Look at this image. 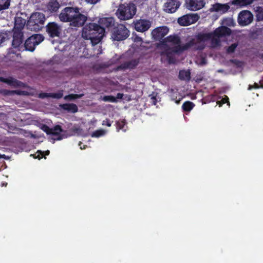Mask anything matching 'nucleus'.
Segmentation results:
<instances>
[{"mask_svg":"<svg viewBox=\"0 0 263 263\" xmlns=\"http://www.w3.org/2000/svg\"><path fill=\"white\" fill-rule=\"evenodd\" d=\"M0 82L6 83L9 86L13 87H20L22 84V83L21 81L11 77L7 78L0 77Z\"/></svg>","mask_w":263,"mask_h":263,"instance_id":"nucleus-22","label":"nucleus"},{"mask_svg":"<svg viewBox=\"0 0 263 263\" xmlns=\"http://www.w3.org/2000/svg\"><path fill=\"white\" fill-rule=\"evenodd\" d=\"M129 35V31L123 24H117L111 31V37L114 41H120L126 39Z\"/></svg>","mask_w":263,"mask_h":263,"instance_id":"nucleus-5","label":"nucleus"},{"mask_svg":"<svg viewBox=\"0 0 263 263\" xmlns=\"http://www.w3.org/2000/svg\"><path fill=\"white\" fill-rule=\"evenodd\" d=\"M123 93H118L116 98L117 100V99H122L123 98Z\"/></svg>","mask_w":263,"mask_h":263,"instance_id":"nucleus-48","label":"nucleus"},{"mask_svg":"<svg viewBox=\"0 0 263 263\" xmlns=\"http://www.w3.org/2000/svg\"><path fill=\"white\" fill-rule=\"evenodd\" d=\"M259 84H260V88H263V79L259 81Z\"/></svg>","mask_w":263,"mask_h":263,"instance_id":"nucleus-50","label":"nucleus"},{"mask_svg":"<svg viewBox=\"0 0 263 263\" xmlns=\"http://www.w3.org/2000/svg\"><path fill=\"white\" fill-rule=\"evenodd\" d=\"M63 90H60L56 93L43 92L39 94V97L42 99H44L45 98L61 99V98L63 97Z\"/></svg>","mask_w":263,"mask_h":263,"instance_id":"nucleus-26","label":"nucleus"},{"mask_svg":"<svg viewBox=\"0 0 263 263\" xmlns=\"http://www.w3.org/2000/svg\"><path fill=\"white\" fill-rule=\"evenodd\" d=\"M230 8V7L228 4L216 3L211 5L209 11L211 12H216L222 14L227 12Z\"/></svg>","mask_w":263,"mask_h":263,"instance_id":"nucleus-13","label":"nucleus"},{"mask_svg":"<svg viewBox=\"0 0 263 263\" xmlns=\"http://www.w3.org/2000/svg\"><path fill=\"white\" fill-rule=\"evenodd\" d=\"M80 10H78L69 22L70 26L79 28L83 27L86 23L88 16L81 13Z\"/></svg>","mask_w":263,"mask_h":263,"instance_id":"nucleus-8","label":"nucleus"},{"mask_svg":"<svg viewBox=\"0 0 263 263\" xmlns=\"http://www.w3.org/2000/svg\"><path fill=\"white\" fill-rule=\"evenodd\" d=\"M5 39V37L3 33L0 32V45L3 43Z\"/></svg>","mask_w":263,"mask_h":263,"instance_id":"nucleus-47","label":"nucleus"},{"mask_svg":"<svg viewBox=\"0 0 263 263\" xmlns=\"http://www.w3.org/2000/svg\"><path fill=\"white\" fill-rule=\"evenodd\" d=\"M199 19L197 14H188L178 19V24L182 26H187L196 23Z\"/></svg>","mask_w":263,"mask_h":263,"instance_id":"nucleus-10","label":"nucleus"},{"mask_svg":"<svg viewBox=\"0 0 263 263\" xmlns=\"http://www.w3.org/2000/svg\"><path fill=\"white\" fill-rule=\"evenodd\" d=\"M238 44L237 43H235L229 46L227 49L226 52L228 54L233 53L236 50V48L237 47Z\"/></svg>","mask_w":263,"mask_h":263,"instance_id":"nucleus-34","label":"nucleus"},{"mask_svg":"<svg viewBox=\"0 0 263 263\" xmlns=\"http://www.w3.org/2000/svg\"><path fill=\"white\" fill-rule=\"evenodd\" d=\"M210 40H211V43L213 45L218 46L220 44V41L219 37H216V36L212 35V36Z\"/></svg>","mask_w":263,"mask_h":263,"instance_id":"nucleus-40","label":"nucleus"},{"mask_svg":"<svg viewBox=\"0 0 263 263\" xmlns=\"http://www.w3.org/2000/svg\"><path fill=\"white\" fill-rule=\"evenodd\" d=\"M204 48V46H203L202 48H201V49H203Z\"/></svg>","mask_w":263,"mask_h":263,"instance_id":"nucleus-53","label":"nucleus"},{"mask_svg":"<svg viewBox=\"0 0 263 263\" xmlns=\"http://www.w3.org/2000/svg\"><path fill=\"white\" fill-rule=\"evenodd\" d=\"M168 28L166 26L157 27L152 31V34L156 40H161L168 32Z\"/></svg>","mask_w":263,"mask_h":263,"instance_id":"nucleus-18","label":"nucleus"},{"mask_svg":"<svg viewBox=\"0 0 263 263\" xmlns=\"http://www.w3.org/2000/svg\"><path fill=\"white\" fill-rule=\"evenodd\" d=\"M256 19L257 21L263 20V9L260 8L256 11Z\"/></svg>","mask_w":263,"mask_h":263,"instance_id":"nucleus-36","label":"nucleus"},{"mask_svg":"<svg viewBox=\"0 0 263 263\" xmlns=\"http://www.w3.org/2000/svg\"><path fill=\"white\" fill-rule=\"evenodd\" d=\"M67 132L62 129L61 126L57 125L52 128L51 135L53 136L54 140H61L63 138H66L65 134Z\"/></svg>","mask_w":263,"mask_h":263,"instance_id":"nucleus-15","label":"nucleus"},{"mask_svg":"<svg viewBox=\"0 0 263 263\" xmlns=\"http://www.w3.org/2000/svg\"><path fill=\"white\" fill-rule=\"evenodd\" d=\"M101 27L107 28L108 30L113 28L115 26V20L112 17H102L99 20Z\"/></svg>","mask_w":263,"mask_h":263,"instance_id":"nucleus-19","label":"nucleus"},{"mask_svg":"<svg viewBox=\"0 0 263 263\" xmlns=\"http://www.w3.org/2000/svg\"><path fill=\"white\" fill-rule=\"evenodd\" d=\"M195 106V104L192 102L187 101L184 102L182 105V109L183 111L190 112Z\"/></svg>","mask_w":263,"mask_h":263,"instance_id":"nucleus-31","label":"nucleus"},{"mask_svg":"<svg viewBox=\"0 0 263 263\" xmlns=\"http://www.w3.org/2000/svg\"><path fill=\"white\" fill-rule=\"evenodd\" d=\"M84 94H69L64 97V99L67 101H71L77 99L81 98Z\"/></svg>","mask_w":263,"mask_h":263,"instance_id":"nucleus-33","label":"nucleus"},{"mask_svg":"<svg viewBox=\"0 0 263 263\" xmlns=\"http://www.w3.org/2000/svg\"><path fill=\"white\" fill-rule=\"evenodd\" d=\"M117 124V129L118 130L120 129H123L124 126L125 125V122L124 121H118L116 123Z\"/></svg>","mask_w":263,"mask_h":263,"instance_id":"nucleus-43","label":"nucleus"},{"mask_svg":"<svg viewBox=\"0 0 263 263\" xmlns=\"http://www.w3.org/2000/svg\"><path fill=\"white\" fill-rule=\"evenodd\" d=\"M152 102L154 105H156L157 103V99L156 97L153 96L151 97Z\"/></svg>","mask_w":263,"mask_h":263,"instance_id":"nucleus-49","label":"nucleus"},{"mask_svg":"<svg viewBox=\"0 0 263 263\" xmlns=\"http://www.w3.org/2000/svg\"><path fill=\"white\" fill-rule=\"evenodd\" d=\"M164 42L171 43L173 45L179 46L181 43L180 37L177 34L170 35L163 40Z\"/></svg>","mask_w":263,"mask_h":263,"instance_id":"nucleus-27","label":"nucleus"},{"mask_svg":"<svg viewBox=\"0 0 263 263\" xmlns=\"http://www.w3.org/2000/svg\"><path fill=\"white\" fill-rule=\"evenodd\" d=\"M42 130L45 132L47 135H51L52 132V128H50L46 124L42 125L41 127Z\"/></svg>","mask_w":263,"mask_h":263,"instance_id":"nucleus-42","label":"nucleus"},{"mask_svg":"<svg viewBox=\"0 0 263 263\" xmlns=\"http://www.w3.org/2000/svg\"><path fill=\"white\" fill-rule=\"evenodd\" d=\"M253 1L254 0H233L232 4L237 6L245 7L251 4Z\"/></svg>","mask_w":263,"mask_h":263,"instance_id":"nucleus-30","label":"nucleus"},{"mask_svg":"<svg viewBox=\"0 0 263 263\" xmlns=\"http://www.w3.org/2000/svg\"><path fill=\"white\" fill-rule=\"evenodd\" d=\"M61 107L64 110L68 112L76 113L78 111V108L77 105L73 103H65L61 104Z\"/></svg>","mask_w":263,"mask_h":263,"instance_id":"nucleus-28","label":"nucleus"},{"mask_svg":"<svg viewBox=\"0 0 263 263\" xmlns=\"http://www.w3.org/2000/svg\"><path fill=\"white\" fill-rule=\"evenodd\" d=\"M26 20L21 16H15L14 18V27L13 31H22L25 25Z\"/></svg>","mask_w":263,"mask_h":263,"instance_id":"nucleus-23","label":"nucleus"},{"mask_svg":"<svg viewBox=\"0 0 263 263\" xmlns=\"http://www.w3.org/2000/svg\"><path fill=\"white\" fill-rule=\"evenodd\" d=\"M190 75L191 73L189 71L182 70L179 71L178 77L181 80H190Z\"/></svg>","mask_w":263,"mask_h":263,"instance_id":"nucleus-32","label":"nucleus"},{"mask_svg":"<svg viewBox=\"0 0 263 263\" xmlns=\"http://www.w3.org/2000/svg\"><path fill=\"white\" fill-rule=\"evenodd\" d=\"M195 44V42L194 39H192L187 43H185L183 45H180L179 44V46H175V52H181L183 51L186 50Z\"/></svg>","mask_w":263,"mask_h":263,"instance_id":"nucleus-25","label":"nucleus"},{"mask_svg":"<svg viewBox=\"0 0 263 263\" xmlns=\"http://www.w3.org/2000/svg\"><path fill=\"white\" fill-rule=\"evenodd\" d=\"M61 5L57 0H50L47 4V9L51 14L56 13L58 11Z\"/></svg>","mask_w":263,"mask_h":263,"instance_id":"nucleus-24","label":"nucleus"},{"mask_svg":"<svg viewBox=\"0 0 263 263\" xmlns=\"http://www.w3.org/2000/svg\"><path fill=\"white\" fill-rule=\"evenodd\" d=\"M205 3L204 0H186V7L191 11H197L204 7Z\"/></svg>","mask_w":263,"mask_h":263,"instance_id":"nucleus-12","label":"nucleus"},{"mask_svg":"<svg viewBox=\"0 0 263 263\" xmlns=\"http://www.w3.org/2000/svg\"><path fill=\"white\" fill-rule=\"evenodd\" d=\"M44 152H42L41 151H37V152L31 155V156H32L35 159H38L40 160L41 158H42L44 157Z\"/></svg>","mask_w":263,"mask_h":263,"instance_id":"nucleus-39","label":"nucleus"},{"mask_svg":"<svg viewBox=\"0 0 263 263\" xmlns=\"http://www.w3.org/2000/svg\"><path fill=\"white\" fill-rule=\"evenodd\" d=\"M78 10H81V8L78 7H66L59 14V18L62 22H69Z\"/></svg>","mask_w":263,"mask_h":263,"instance_id":"nucleus-7","label":"nucleus"},{"mask_svg":"<svg viewBox=\"0 0 263 263\" xmlns=\"http://www.w3.org/2000/svg\"><path fill=\"white\" fill-rule=\"evenodd\" d=\"M3 4H0V11L9 8L10 5L11 0H5Z\"/></svg>","mask_w":263,"mask_h":263,"instance_id":"nucleus-38","label":"nucleus"},{"mask_svg":"<svg viewBox=\"0 0 263 263\" xmlns=\"http://www.w3.org/2000/svg\"><path fill=\"white\" fill-rule=\"evenodd\" d=\"M212 36L211 32L209 33H199L197 36V40L199 42H205L209 41Z\"/></svg>","mask_w":263,"mask_h":263,"instance_id":"nucleus-29","label":"nucleus"},{"mask_svg":"<svg viewBox=\"0 0 263 263\" xmlns=\"http://www.w3.org/2000/svg\"><path fill=\"white\" fill-rule=\"evenodd\" d=\"M105 34V29L100 25L89 23L83 27L82 36L85 40H90L92 45L98 44Z\"/></svg>","mask_w":263,"mask_h":263,"instance_id":"nucleus-1","label":"nucleus"},{"mask_svg":"<svg viewBox=\"0 0 263 263\" xmlns=\"http://www.w3.org/2000/svg\"><path fill=\"white\" fill-rule=\"evenodd\" d=\"M262 57L263 58V53H262Z\"/></svg>","mask_w":263,"mask_h":263,"instance_id":"nucleus-54","label":"nucleus"},{"mask_svg":"<svg viewBox=\"0 0 263 263\" xmlns=\"http://www.w3.org/2000/svg\"><path fill=\"white\" fill-rule=\"evenodd\" d=\"M217 103L220 107L225 103H228V105H230L229 98L227 96H225V97L223 98L220 101H218Z\"/></svg>","mask_w":263,"mask_h":263,"instance_id":"nucleus-41","label":"nucleus"},{"mask_svg":"<svg viewBox=\"0 0 263 263\" xmlns=\"http://www.w3.org/2000/svg\"><path fill=\"white\" fill-rule=\"evenodd\" d=\"M45 20V16L43 13L34 12L28 21L27 27L31 31H39L44 27Z\"/></svg>","mask_w":263,"mask_h":263,"instance_id":"nucleus-3","label":"nucleus"},{"mask_svg":"<svg viewBox=\"0 0 263 263\" xmlns=\"http://www.w3.org/2000/svg\"><path fill=\"white\" fill-rule=\"evenodd\" d=\"M3 92L5 95H7V96L12 95L14 93H16V91L9 90H6V89L3 90Z\"/></svg>","mask_w":263,"mask_h":263,"instance_id":"nucleus-45","label":"nucleus"},{"mask_svg":"<svg viewBox=\"0 0 263 263\" xmlns=\"http://www.w3.org/2000/svg\"><path fill=\"white\" fill-rule=\"evenodd\" d=\"M44 39V36L41 34H33L25 41L24 48L26 50L32 52L35 50V47L41 43Z\"/></svg>","mask_w":263,"mask_h":263,"instance_id":"nucleus-6","label":"nucleus"},{"mask_svg":"<svg viewBox=\"0 0 263 263\" xmlns=\"http://www.w3.org/2000/svg\"><path fill=\"white\" fill-rule=\"evenodd\" d=\"M136 11V6L130 2L120 4L116 14L120 20L125 21L132 18Z\"/></svg>","mask_w":263,"mask_h":263,"instance_id":"nucleus-2","label":"nucleus"},{"mask_svg":"<svg viewBox=\"0 0 263 263\" xmlns=\"http://www.w3.org/2000/svg\"><path fill=\"white\" fill-rule=\"evenodd\" d=\"M260 88V85L256 83H255L253 85H249L248 87V90H251L252 89H258Z\"/></svg>","mask_w":263,"mask_h":263,"instance_id":"nucleus-46","label":"nucleus"},{"mask_svg":"<svg viewBox=\"0 0 263 263\" xmlns=\"http://www.w3.org/2000/svg\"><path fill=\"white\" fill-rule=\"evenodd\" d=\"M60 30V26L55 22H50L46 26V31L51 37L59 36Z\"/></svg>","mask_w":263,"mask_h":263,"instance_id":"nucleus-14","label":"nucleus"},{"mask_svg":"<svg viewBox=\"0 0 263 263\" xmlns=\"http://www.w3.org/2000/svg\"><path fill=\"white\" fill-rule=\"evenodd\" d=\"M253 20V15L249 10H242L239 12L237 22L241 26H246L250 24Z\"/></svg>","mask_w":263,"mask_h":263,"instance_id":"nucleus-9","label":"nucleus"},{"mask_svg":"<svg viewBox=\"0 0 263 263\" xmlns=\"http://www.w3.org/2000/svg\"><path fill=\"white\" fill-rule=\"evenodd\" d=\"M175 46L172 48H168L163 51L161 53L162 56L165 55L166 57L168 63L169 64H175L176 62V59L174 55V53H177V52H175Z\"/></svg>","mask_w":263,"mask_h":263,"instance_id":"nucleus-20","label":"nucleus"},{"mask_svg":"<svg viewBox=\"0 0 263 263\" xmlns=\"http://www.w3.org/2000/svg\"><path fill=\"white\" fill-rule=\"evenodd\" d=\"M179 2L177 0H168L164 5V10L167 13H174L180 6Z\"/></svg>","mask_w":263,"mask_h":263,"instance_id":"nucleus-17","label":"nucleus"},{"mask_svg":"<svg viewBox=\"0 0 263 263\" xmlns=\"http://www.w3.org/2000/svg\"><path fill=\"white\" fill-rule=\"evenodd\" d=\"M79 130V128H75L73 130H74V131H77V130Z\"/></svg>","mask_w":263,"mask_h":263,"instance_id":"nucleus-52","label":"nucleus"},{"mask_svg":"<svg viewBox=\"0 0 263 263\" xmlns=\"http://www.w3.org/2000/svg\"><path fill=\"white\" fill-rule=\"evenodd\" d=\"M103 100L106 102H117V100L116 97L112 96H105L103 98Z\"/></svg>","mask_w":263,"mask_h":263,"instance_id":"nucleus-37","label":"nucleus"},{"mask_svg":"<svg viewBox=\"0 0 263 263\" xmlns=\"http://www.w3.org/2000/svg\"><path fill=\"white\" fill-rule=\"evenodd\" d=\"M139 63V59H132L128 61H126L117 67V70H125L127 69H133L136 67Z\"/></svg>","mask_w":263,"mask_h":263,"instance_id":"nucleus-16","label":"nucleus"},{"mask_svg":"<svg viewBox=\"0 0 263 263\" xmlns=\"http://www.w3.org/2000/svg\"><path fill=\"white\" fill-rule=\"evenodd\" d=\"M135 29L140 32H144L148 30L151 26L150 21L145 19H139L133 23Z\"/></svg>","mask_w":263,"mask_h":263,"instance_id":"nucleus-11","label":"nucleus"},{"mask_svg":"<svg viewBox=\"0 0 263 263\" xmlns=\"http://www.w3.org/2000/svg\"><path fill=\"white\" fill-rule=\"evenodd\" d=\"M112 122L113 121H111L109 119H106L105 120L103 121L102 125H106L108 127H110L111 125Z\"/></svg>","mask_w":263,"mask_h":263,"instance_id":"nucleus-44","label":"nucleus"},{"mask_svg":"<svg viewBox=\"0 0 263 263\" xmlns=\"http://www.w3.org/2000/svg\"><path fill=\"white\" fill-rule=\"evenodd\" d=\"M105 134V131L104 130L102 129H98V130H95L91 134V137L99 138L101 136H103Z\"/></svg>","mask_w":263,"mask_h":263,"instance_id":"nucleus-35","label":"nucleus"},{"mask_svg":"<svg viewBox=\"0 0 263 263\" xmlns=\"http://www.w3.org/2000/svg\"><path fill=\"white\" fill-rule=\"evenodd\" d=\"M211 33L212 35L220 38L226 35H230L231 33V30L228 27L223 26L216 29L213 32H212Z\"/></svg>","mask_w":263,"mask_h":263,"instance_id":"nucleus-21","label":"nucleus"},{"mask_svg":"<svg viewBox=\"0 0 263 263\" xmlns=\"http://www.w3.org/2000/svg\"><path fill=\"white\" fill-rule=\"evenodd\" d=\"M24 33L23 31H13V40L12 42V46L13 48H10L7 54V58H11L17 56L16 51L14 49H17L20 51L24 48L23 43Z\"/></svg>","mask_w":263,"mask_h":263,"instance_id":"nucleus-4","label":"nucleus"},{"mask_svg":"<svg viewBox=\"0 0 263 263\" xmlns=\"http://www.w3.org/2000/svg\"><path fill=\"white\" fill-rule=\"evenodd\" d=\"M45 154L46 155H48L49 154V151L48 150V151H46L45 152Z\"/></svg>","mask_w":263,"mask_h":263,"instance_id":"nucleus-51","label":"nucleus"}]
</instances>
